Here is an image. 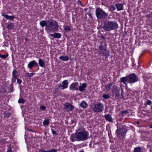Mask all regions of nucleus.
<instances>
[{"label":"nucleus","instance_id":"nucleus-1","mask_svg":"<svg viewBox=\"0 0 152 152\" xmlns=\"http://www.w3.org/2000/svg\"><path fill=\"white\" fill-rule=\"evenodd\" d=\"M88 133L85 130L76 132L74 134H72L70 137L72 142L75 141H84L88 137Z\"/></svg>","mask_w":152,"mask_h":152},{"label":"nucleus","instance_id":"nucleus-2","mask_svg":"<svg viewBox=\"0 0 152 152\" xmlns=\"http://www.w3.org/2000/svg\"><path fill=\"white\" fill-rule=\"evenodd\" d=\"M118 24L115 21H106L104 23L103 29L106 31L116 30L118 28Z\"/></svg>","mask_w":152,"mask_h":152},{"label":"nucleus","instance_id":"nucleus-3","mask_svg":"<svg viewBox=\"0 0 152 152\" xmlns=\"http://www.w3.org/2000/svg\"><path fill=\"white\" fill-rule=\"evenodd\" d=\"M59 26L58 23L53 20L47 21V27L45 29L48 30L52 32L57 31L58 30Z\"/></svg>","mask_w":152,"mask_h":152},{"label":"nucleus","instance_id":"nucleus-4","mask_svg":"<svg viewBox=\"0 0 152 152\" xmlns=\"http://www.w3.org/2000/svg\"><path fill=\"white\" fill-rule=\"evenodd\" d=\"M96 16L99 19H104L107 17V14L104 11L100 8L96 9L95 11Z\"/></svg>","mask_w":152,"mask_h":152},{"label":"nucleus","instance_id":"nucleus-5","mask_svg":"<svg viewBox=\"0 0 152 152\" xmlns=\"http://www.w3.org/2000/svg\"><path fill=\"white\" fill-rule=\"evenodd\" d=\"M116 132L117 137L121 139L124 138L126 133L125 130L123 128L118 127Z\"/></svg>","mask_w":152,"mask_h":152},{"label":"nucleus","instance_id":"nucleus-6","mask_svg":"<svg viewBox=\"0 0 152 152\" xmlns=\"http://www.w3.org/2000/svg\"><path fill=\"white\" fill-rule=\"evenodd\" d=\"M103 104L101 103L96 104L94 105L93 111L94 112H99L102 111L103 110Z\"/></svg>","mask_w":152,"mask_h":152},{"label":"nucleus","instance_id":"nucleus-7","mask_svg":"<svg viewBox=\"0 0 152 152\" xmlns=\"http://www.w3.org/2000/svg\"><path fill=\"white\" fill-rule=\"evenodd\" d=\"M129 83H134L138 81L137 76L134 74L133 73L128 75Z\"/></svg>","mask_w":152,"mask_h":152},{"label":"nucleus","instance_id":"nucleus-8","mask_svg":"<svg viewBox=\"0 0 152 152\" xmlns=\"http://www.w3.org/2000/svg\"><path fill=\"white\" fill-rule=\"evenodd\" d=\"M113 92L116 96L115 97H118L120 95V89L117 87L115 85L113 86L112 88Z\"/></svg>","mask_w":152,"mask_h":152},{"label":"nucleus","instance_id":"nucleus-9","mask_svg":"<svg viewBox=\"0 0 152 152\" xmlns=\"http://www.w3.org/2000/svg\"><path fill=\"white\" fill-rule=\"evenodd\" d=\"M78 82H75L71 84L69 86V89L72 91H75L78 90Z\"/></svg>","mask_w":152,"mask_h":152},{"label":"nucleus","instance_id":"nucleus-10","mask_svg":"<svg viewBox=\"0 0 152 152\" xmlns=\"http://www.w3.org/2000/svg\"><path fill=\"white\" fill-rule=\"evenodd\" d=\"M38 66V64L35 61L33 60L29 62L28 65V67L31 69L34 67L37 66Z\"/></svg>","mask_w":152,"mask_h":152},{"label":"nucleus","instance_id":"nucleus-11","mask_svg":"<svg viewBox=\"0 0 152 152\" xmlns=\"http://www.w3.org/2000/svg\"><path fill=\"white\" fill-rule=\"evenodd\" d=\"M64 108L66 109L67 111H71L72 110L74 107L73 106L69 103H66L64 104Z\"/></svg>","mask_w":152,"mask_h":152},{"label":"nucleus","instance_id":"nucleus-12","mask_svg":"<svg viewBox=\"0 0 152 152\" xmlns=\"http://www.w3.org/2000/svg\"><path fill=\"white\" fill-rule=\"evenodd\" d=\"M120 81L123 83L126 86H127V82L128 81V76L126 77H122L121 78Z\"/></svg>","mask_w":152,"mask_h":152},{"label":"nucleus","instance_id":"nucleus-13","mask_svg":"<svg viewBox=\"0 0 152 152\" xmlns=\"http://www.w3.org/2000/svg\"><path fill=\"white\" fill-rule=\"evenodd\" d=\"M86 86L87 85L86 83H83L79 86L78 90L81 92H83L85 90Z\"/></svg>","mask_w":152,"mask_h":152},{"label":"nucleus","instance_id":"nucleus-14","mask_svg":"<svg viewBox=\"0 0 152 152\" xmlns=\"http://www.w3.org/2000/svg\"><path fill=\"white\" fill-rule=\"evenodd\" d=\"M99 50L100 53H102L104 51H106V50H107L106 45H104L103 46L102 45H101L99 46Z\"/></svg>","mask_w":152,"mask_h":152},{"label":"nucleus","instance_id":"nucleus-15","mask_svg":"<svg viewBox=\"0 0 152 152\" xmlns=\"http://www.w3.org/2000/svg\"><path fill=\"white\" fill-rule=\"evenodd\" d=\"M104 117L107 121L110 122H113V120L109 114L105 115Z\"/></svg>","mask_w":152,"mask_h":152},{"label":"nucleus","instance_id":"nucleus-16","mask_svg":"<svg viewBox=\"0 0 152 152\" xmlns=\"http://www.w3.org/2000/svg\"><path fill=\"white\" fill-rule=\"evenodd\" d=\"M50 35L55 38H59L61 37V34L59 33H56L53 34H50Z\"/></svg>","mask_w":152,"mask_h":152},{"label":"nucleus","instance_id":"nucleus-17","mask_svg":"<svg viewBox=\"0 0 152 152\" xmlns=\"http://www.w3.org/2000/svg\"><path fill=\"white\" fill-rule=\"evenodd\" d=\"M2 15L7 20H13L15 18L14 16H9V15H5L3 14H2Z\"/></svg>","mask_w":152,"mask_h":152},{"label":"nucleus","instance_id":"nucleus-18","mask_svg":"<svg viewBox=\"0 0 152 152\" xmlns=\"http://www.w3.org/2000/svg\"><path fill=\"white\" fill-rule=\"evenodd\" d=\"M115 6L118 11H120L123 10L122 5L120 3L116 4Z\"/></svg>","mask_w":152,"mask_h":152},{"label":"nucleus","instance_id":"nucleus-19","mask_svg":"<svg viewBox=\"0 0 152 152\" xmlns=\"http://www.w3.org/2000/svg\"><path fill=\"white\" fill-rule=\"evenodd\" d=\"M62 84L64 89L67 88L68 85L67 80H64L62 82Z\"/></svg>","mask_w":152,"mask_h":152},{"label":"nucleus","instance_id":"nucleus-20","mask_svg":"<svg viewBox=\"0 0 152 152\" xmlns=\"http://www.w3.org/2000/svg\"><path fill=\"white\" fill-rule=\"evenodd\" d=\"M38 62L40 66L42 67H45V63L42 59H39L38 60Z\"/></svg>","mask_w":152,"mask_h":152},{"label":"nucleus","instance_id":"nucleus-21","mask_svg":"<svg viewBox=\"0 0 152 152\" xmlns=\"http://www.w3.org/2000/svg\"><path fill=\"white\" fill-rule=\"evenodd\" d=\"M112 84L111 83H108L105 86V91H108L110 89Z\"/></svg>","mask_w":152,"mask_h":152},{"label":"nucleus","instance_id":"nucleus-22","mask_svg":"<svg viewBox=\"0 0 152 152\" xmlns=\"http://www.w3.org/2000/svg\"><path fill=\"white\" fill-rule=\"evenodd\" d=\"M47 21H46L43 20L40 23V25L42 27H43L44 26H45L46 27H47Z\"/></svg>","mask_w":152,"mask_h":152},{"label":"nucleus","instance_id":"nucleus-23","mask_svg":"<svg viewBox=\"0 0 152 152\" xmlns=\"http://www.w3.org/2000/svg\"><path fill=\"white\" fill-rule=\"evenodd\" d=\"M59 58L63 61H66L69 59V57L67 56H61L59 57Z\"/></svg>","mask_w":152,"mask_h":152},{"label":"nucleus","instance_id":"nucleus-24","mask_svg":"<svg viewBox=\"0 0 152 152\" xmlns=\"http://www.w3.org/2000/svg\"><path fill=\"white\" fill-rule=\"evenodd\" d=\"M80 105L83 108H85L87 106V104L85 101H83L81 103Z\"/></svg>","mask_w":152,"mask_h":152},{"label":"nucleus","instance_id":"nucleus-25","mask_svg":"<svg viewBox=\"0 0 152 152\" xmlns=\"http://www.w3.org/2000/svg\"><path fill=\"white\" fill-rule=\"evenodd\" d=\"M50 120L49 119H45L43 122V124L45 126L48 125L50 124Z\"/></svg>","mask_w":152,"mask_h":152},{"label":"nucleus","instance_id":"nucleus-26","mask_svg":"<svg viewBox=\"0 0 152 152\" xmlns=\"http://www.w3.org/2000/svg\"><path fill=\"white\" fill-rule=\"evenodd\" d=\"M17 73V72L15 70L13 71L12 72V76L13 78H17L18 76Z\"/></svg>","mask_w":152,"mask_h":152},{"label":"nucleus","instance_id":"nucleus-27","mask_svg":"<svg viewBox=\"0 0 152 152\" xmlns=\"http://www.w3.org/2000/svg\"><path fill=\"white\" fill-rule=\"evenodd\" d=\"M64 29L66 32L69 31L70 30V27L69 26L64 25L63 26Z\"/></svg>","mask_w":152,"mask_h":152},{"label":"nucleus","instance_id":"nucleus-28","mask_svg":"<svg viewBox=\"0 0 152 152\" xmlns=\"http://www.w3.org/2000/svg\"><path fill=\"white\" fill-rule=\"evenodd\" d=\"M14 27L13 24L12 23H8L7 25V28L9 29H12Z\"/></svg>","mask_w":152,"mask_h":152},{"label":"nucleus","instance_id":"nucleus-29","mask_svg":"<svg viewBox=\"0 0 152 152\" xmlns=\"http://www.w3.org/2000/svg\"><path fill=\"white\" fill-rule=\"evenodd\" d=\"M141 148L140 147L135 148L134 149V152H141Z\"/></svg>","mask_w":152,"mask_h":152},{"label":"nucleus","instance_id":"nucleus-30","mask_svg":"<svg viewBox=\"0 0 152 152\" xmlns=\"http://www.w3.org/2000/svg\"><path fill=\"white\" fill-rule=\"evenodd\" d=\"M102 53H103L104 56H106L107 57H108L109 56L108 51H107V50H106V51H104Z\"/></svg>","mask_w":152,"mask_h":152},{"label":"nucleus","instance_id":"nucleus-31","mask_svg":"<svg viewBox=\"0 0 152 152\" xmlns=\"http://www.w3.org/2000/svg\"><path fill=\"white\" fill-rule=\"evenodd\" d=\"M102 97L105 99H107L110 98V96L108 94H104L102 96Z\"/></svg>","mask_w":152,"mask_h":152},{"label":"nucleus","instance_id":"nucleus-32","mask_svg":"<svg viewBox=\"0 0 152 152\" xmlns=\"http://www.w3.org/2000/svg\"><path fill=\"white\" fill-rule=\"evenodd\" d=\"M8 56V54L7 53L6 55L0 54V57L4 59L6 58Z\"/></svg>","mask_w":152,"mask_h":152},{"label":"nucleus","instance_id":"nucleus-33","mask_svg":"<svg viewBox=\"0 0 152 152\" xmlns=\"http://www.w3.org/2000/svg\"><path fill=\"white\" fill-rule=\"evenodd\" d=\"M35 75V73H27L26 74V75L27 77H31L33 76V75Z\"/></svg>","mask_w":152,"mask_h":152},{"label":"nucleus","instance_id":"nucleus-34","mask_svg":"<svg viewBox=\"0 0 152 152\" xmlns=\"http://www.w3.org/2000/svg\"><path fill=\"white\" fill-rule=\"evenodd\" d=\"M25 100L22 99H20L18 100V102L19 103L23 104L24 103Z\"/></svg>","mask_w":152,"mask_h":152},{"label":"nucleus","instance_id":"nucleus-35","mask_svg":"<svg viewBox=\"0 0 152 152\" xmlns=\"http://www.w3.org/2000/svg\"><path fill=\"white\" fill-rule=\"evenodd\" d=\"M58 87L60 88L61 89L64 90V89L62 84H59L58 85Z\"/></svg>","mask_w":152,"mask_h":152},{"label":"nucleus","instance_id":"nucleus-36","mask_svg":"<svg viewBox=\"0 0 152 152\" xmlns=\"http://www.w3.org/2000/svg\"><path fill=\"white\" fill-rule=\"evenodd\" d=\"M40 109L42 110H45L46 109V107L45 106L41 105L40 106Z\"/></svg>","mask_w":152,"mask_h":152},{"label":"nucleus","instance_id":"nucleus-37","mask_svg":"<svg viewBox=\"0 0 152 152\" xmlns=\"http://www.w3.org/2000/svg\"><path fill=\"white\" fill-rule=\"evenodd\" d=\"M17 83H18V84L19 85L22 82V80H20V79H17Z\"/></svg>","mask_w":152,"mask_h":152},{"label":"nucleus","instance_id":"nucleus-38","mask_svg":"<svg viewBox=\"0 0 152 152\" xmlns=\"http://www.w3.org/2000/svg\"><path fill=\"white\" fill-rule=\"evenodd\" d=\"M57 150L56 149H53L50 150V152H57Z\"/></svg>","mask_w":152,"mask_h":152},{"label":"nucleus","instance_id":"nucleus-39","mask_svg":"<svg viewBox=\"0 0 152 152\" xmlns=\"http://www.w3.org/2000/svg\"><path fill=\"white\" fill-rule=\"evenodd\" d=\"M151 103V101L150 100H148L146 102V104L148 105H150Z\"/></svg>","mask_w":152,"mask_h":152},{"label":"nucleus","instance_id":"nucleus-40","mask_svg":"<svg viewBox=\"0 0 152 152\" xmlns=\"http://www.w3.org/2000/svg\"><path fill=\"white\" fill-rule=\"evenodd\" d=\"M7 152H12L11 147H9L8 149L7 150Z\"/></svg>","mask_w":152,"mask_h":152},{"label":"nucleus","instance_id":"nucleus-41","mask_svg":"<svg viewBox=\"0 0 152 152\" xmlns=\"http://www.w3.org/2000/svg\"><path fill=\"white\" fill-rule=\"evenodd\" d=\"M17 79V78H13L12 80V82L13 83L15 82L16 81V80Z\"/></svg>","mask_w":152,"mask_h":152},{"label":"nucleus","instance_id":"nucleus-42","mask_svg":"<svg viewBox=\"0 0 152 152\" xmlns=\"http://www.w3.org/2000/svg\"><path fill=\"white\" fill-rule=\"evenodd\" d=\"M42 151V152H50V150L48 151H46L45 150H40V151Z\"/></svg>","mask_w":152,"mask_h":152},{"label":"nucleus","instance_id":"nucleus-43","mask_svg":"<svg viewBox=\"0 0 152 152\" xmlns=\"http://www.w3.org/2000/svg\"><path fill=\"white\" fill-rule=\"evenodd\" d=\"M52 133L53 134H56V131L52 129Z\"/></svg>","mask_w":152,"mask_h":152},{"label":"nucleus","instance_id":"nucleus-44","mask_svg":"<svg viewBox=\"0 0 152 152\" xmlns=\"http://www.w3.org/2000/svg\"><path fill=\"white\" fill-rule=\"evenodd\" d=\"M123 93H124L123 90V89H122L121 91V96H122V97L123 96Z\"/></svg>","mask_w":152,"mask_h":152},{"label":"nucleus","instance_id":"nucleus-45","mask_svg":"<svg viewBox=\"0 0 152 152\" xmlns=\"http://www.w3.org/2000/svg\"><path fill=\"white\" fill-rule=\"evenodd\" d=\"M149 127L150 128L152 129V124L149 125Z\"/></svg>","mask_w":152,"mask_h":152},{"label":"nucleus","instance_id":"nucleus-46","mask_svg":"<svg viewBox=\"0 0 152 152\" xmlns=\"http://www.w3.org/2000/svg\"><path fill=\"white\" fill-rule=\"evenodd\" d=\"M79 152H85L84 151L83 149H81L80 151Z\"/></svg>","mask_w":152,"mask_h":152},{"label":"nucleus","instance_id":"nucleus-47","mask_svg":"<svg viewBox=\"0 0 152 152\" xmlns=\"http://www.w3.org/2000/svg\"><path fill=\"white\" fill-rule=\"evenodd\" d=\"M122 113H126V111L125 110L123 111Z\"/></svg>","mask_w":152,"mask_h":152},{"label":"nucleus","instance_id":"nucleus-48","mask_svg":"<svg viewBox=\"0 0 152 152\" xmlns=\"http://www.w3.org/2000/svg\"><path fill=\"white\" fill-rule=\"evenodd\" d=\"M113 9L114 10H115V7H114V8H113Z\"/></svg>","mask_w":152,"mask_h":152},{"label":"nucleus","instance_id":"nucleus-49","mask_svg":"<svg viewBox=\"0 0 152 152\" xmlns=\"http://www.w3.org/2000/svg\"><path fill=\"white\" fill-rule=\"evenodd\" d=\"M79 2H80L79 3V4H81L80 2L79 1Z\"/></svg>","mask_w":152,"mask_h":152},{"label":"nucleus","instance_id":"nucleus-50","mask_svg":"<svg viewBox=\"0 0 152 152\" xmlns=\"http://www.w3.org/2000/svg\"><path fill=\"white\" fill-rule=\"evenodd\" d=\"M79 2H80L79 3V4H81L80 2L79 1Z\"/></svg>","mask_w":152,"mask_h":152}]
</instances>
